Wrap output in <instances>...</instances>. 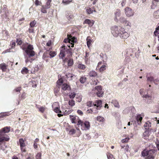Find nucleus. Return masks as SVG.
Returning a JSON list of instances; mask_svg holds the SVG:
<instances>
[{
	"label": "nucleus",
	"mask_w": 159,
	"mask_h": 159,
	"mask_svg": "<svg viewBox=\"0 0 159 159\" xmlns=\"http://www.w3.org/2000/svg\"><path fill=\"white\" fill-rule=\"evenodd\" d=\"M142 97L143 98H145L146 99L149 100H152V95L147 94L143 95L142 96Z\"/></svg>",
	"instance_id": "c756f323"
},
{
	"label": "nucleus",
	"mask_w": 159,
	"mask_h": 159,
	"mask_svg": "<svg viewBox=\"0 0 159 159\" xmlns=\"http://www.w3.org/2000/svg\"><path fill=\"white\" fill-rule=\"evenodd\" d=\"M112 103L113 104L114 106L116 107L119 108L120 106L118 102L116 100H113L112 101Z\"/></svg>",
	"instance_id": "2f4dec72"
},
{
	"label": "nucleus",
	"mask_w": 159,
	"mask_h": 159,
	"mask_svg": "<svg viewBox=\"0 0 159 159\" xmlns=\"http://www.w3.org/2000/svg\"><path fill=\"white\" fill-rule=\"evenodd\" d=\"M69 105L73 107L75 105V101L73 99L69 100Z\"/></svg>",
	"instance_id": "37998d69"
},
{
	"label": "nucleus",
	"mask_w": 159,
	"mask_h": 159,
	"mask_svg": "<svg viewBox=\"0 0 159 159\" xmlns=\"http://www.w3.org/2000/svg\"><path fill=\"white\" fill-rule=\"evenodd\" d=\"M95 92L98 97H102L103 95V92L101 86H96L95 87Z\"/></svg>",
	"instance_id": "9d476101"
},
{
	"label": "nucleus",
	"mask_w": 159,
	"mask_h": 159,
	"mask_svg": "<svg viewBox=\"0 0 159 159\" xmlns=\"http://www.w3.org/2000/svg\"><path fill=\"white\" fill-rule=\"evenodd\" d=\"M68 37L70 39L71 42L73 43H76L77 42L76 38L75 37H73L71 34L68 35Z\"/></svg>",
	"instance_id": "a878e982"
},
{
	"label": "nucleus",
	"mask_w": 159,
	"mask_h": 159,
	"mask_svg": "<svg viewBox=\"0 0 159 159\" xmlns=\"http://www.w3.org/2000/svg\"><path fill=\"white\" fill-rule=\"evenodd\" d=\"M66 17L68 20L72 19L74 17L73 12L70 11H68L66 14Z\"/></svg>",
	"instance_id": "2eb2a0df"
},
{
	"label": "nucleus",
	"mask_w": 159,
	"mask_h": 159,
	"mask_svg": "<svg viewBox=\"0 0 159 159\" xmlns=\"http://www.w3.org/2000/svg\"><path fill=\"white\" fill-rule=\"evenodd\" d=\"M121 15V11L120 10L117 9L115 12V18L114 20L118 22V19H117V17H119Z\"/></svg>",
	"instance_id": "dca6fc26"
},
{
	"label": "nucleus",
	"mask_w": 159,
	"mask_h": 159,
	"mask_svg": "<svg viewBox=\"0 0 159 159\" xmlns=\"http://www.w3.org/2000/svg\"><path fill=\"white\" fill-rule=\"evenodd\" d=\"M19 142L21 152H26V145L25 143L24 140L22 138L20 139H19Z\"/></svg>",
	"instance_id": "423d86ee"
},
{
	"label": "nucleus",
	"mask_w": 159,
	"mask_h": 159,
	"mask_svg": "<svg viewBox=\"0 0 159 159\" xmlns=\"http://www.w3.org/2000/svg\"><path fill=\"white\" fill-rule=\"evenodd\" d=\"M147 77V80L148 81H152L154 80V78L152 76Z\"/></svg>",
	"instance_id": "69168bd1"
},
{
	"label": "nucleus",
	"mask_w": 159,
	"mask_h": 159,
	"mask_svg": "<svg viewBox=\"0 0 159 159\" xmlns=\"http://www.w3.org/2000/svg\"><path fill=\"white\" fill-rule=\"evenodd\" d=\"M125 29L123 28H120V36L123 39H126L129 36V34L125 31Z\"/></svg>",
	"instance_id": "6e6552de"
},
{
	"label": "nucleus",
	"mask_w": 159,
	"mask_h": 159,
	"mask_svg": "<svg viewBox=\"0 0 159 159\" xmlns=\"http://www.w3.org/2000/svg\"><path fill=\"white\" fill-rule=\"evenodd\" d=\"M123 24L125 26H129L130 27L131 26V23L127 20L123 23Z\"/></svg>",
	"instance_id": "09e8293b"
},
{
	"label": "nucleus",
	"mask_w": 159,
	"mask_h": 159,
	"mask_svg": "<svg viewBox=\"0 0 159 159\" xmlns=\"http://www.w3.org/2000/svg\"><path fill=\"white\" fill-rule=\"evenodd\" d=\"M16 42L19 45H21L22 43V41L20 39H17Z\"/></svg>",
	"instance_id": "052dcab7"
},
{
	"label": "nucleus",
	"mask_w": 159,
	"mask_h": 159,
	"mask_svg": "<svg viewBox=\"0 0 159 159\" xmlns=\"http://www.w3.org/2000/svg\"><path fill=\"white\" fill-rule=\"evenodd\" d=\"M8 113L7 112L3 113L1 114V115H0V119H2L7 116H8ZM0 120H1V119H0Z\"/></svg>",
	"instance_id": "79ce46f5"
},
{
	"label": "nucleus",
	"mask_w": 159,
	"mask_h": 159,
	"mask_svg": "<svg viewBox=\"0 0 159 159\" xmlns=\"http://www.w3.org/2000/svg\"><path fill=\"white\" fill-rule=\"evenodd\" d=\"M106 65H102V66H101L100 68L99 69V71L100 72H102L105 70L106 69Z\"/></svg>",
	"instance_id": "c03bdc74"
},
{
	"label": "nucleus",
	"mask_w": 159,
	"mask_h": 159,
	"mask_svg": "<svg viewBox=\"0 0 159 159\" xmlns=\"http://www.w3.org/2000/svg\"><path fill=\"white\" fill-rule=\"evenodd\" d=\"M8 65L4 63L0 64V69L2 72H6L9 70Z\"/></svg>",
	"instance_id": "f8f14e48"
},
{
	"label": "nucleus",
	"mask_w": 159,
	"mask_h": 159,
	"mask_svg": "<svg viewBox=\"0 0 159 159\" xmlns=\"http://www.w3.org/2000/svg\"><path fill=\"white\" fill-rule=\"evenodd\" d=\"M102 102L101 100H98L96 102L95 104H94V106H96V108L97 109H100L102 107Z\"/></svg>",
	"instance_id": "f3484780"
},
{
	"label": "nucleus",
	"mask_w": 159,
	"mask_h": 159,
	"mask_svg": "<svg viewBox=\"0 0 159 159\" xmlns=\"http://www.w3.org/2000/svg\"><path fill=\"white\" fill-rule=\"evenodd\" d=\"M151 123L149 121H148L147 122H146L144 125V127L145 129L148 130H149V128L151 127Z\"/></svg>",
	"instance_id": "393cba45"
},
{
	"label": "nucleus",
	"mask_w": 159,
	"mask_h": 159,
	"mask_svg": "<svg viewBox=\"0 0 159 159\" xmlns=\"http://www.w3.org/2000/svg\"><path fill=\"white\" fill-rule=\"evenodd\" d=\"M21 48L26 53V55H25V63H27L29 62H32L34 60L33 57L35 54V52L34 51L33 45L25 43L22 44Z\"/></svg>",
	"instance_id": "f257e3e1"
},
{
	"label": "nucleus",
	"mask_w": 159,
	"mask_h": 159,
	"mask_svg": "<svg viewBox=\"0 0 159 159\" xmlns=\"http://www.w3.org/2000/svg\"><path fill=\"white\" fill-rule=\"evenodd\" d=\"M126 19L123 17H120L119 19L120 22L122 23L123 24L125 22V21H126Z\"/></svg>",
	"instance_id": "3c124183"
},
{
	"label": "nucleus",
	"mask_w": 159,
	"mask_h": 159,
	"mask_svg": "<svg viewBox=\"0 0 159 159\" xmlns=\"http://www.w3.org/2000/svg\"><path fill=\"white\" fill-rule=\"evenodd\" d=\"M49 50V54L50 58H52L54 57L57 55V52L55 51H52Z\"/></svg>",
	"instance_id": "c85d7f7f"
},
{
	"label": "nucleus",
	"mask_w": 159,
	"mask_h": 159,
	"mask_svg": "<svg viewBox=\"0 0 159 159\" xmlns=\"http://www.w3.org/2000/svg\"><path fill=\"white\" fill-rule=\"evenodd\" d=\"M82 96L80 95V96H77L76 97V98L77 99L76 101L79 102H80L82 101Z\"/></svg>",
	"instance_id": "864d4df0"
},
{
	"label": "nucleus",
	"mask_w": 159,
	"mask_h": 159,
	"mask_svg": "<svg viewBox=\"0 0 159 159\" xmlns=\"http://www.w3.org/2000/svg\"><path fill=\"white\" fill-rule=\"evenodd\" d=\"M125 13L128 17L133 16L134 14V11L130 8L127 7L125 9Z\"/></svg>",
	"instance_id": "1a4fd4ad"
},
{
	"label": "nucleus",
	"mask_w": 159,
	"mask_h": 159,
	"mask_svg": "<svg viewBox=\"0 0 159 159\" xmlns=\"http://www.w3.org/2000/svg\"><path fill=\"white\" fill-rule=\"evenodd\" d=\"M75 130L74 129H72L70 130L69 131L70 133V134L72 135L75 134Z\"/></svg>",
	"instance_id": "0e129e2a"
},
{
	"label": "nucleus",
	"mask_w": 159,
	"mask_h": 159,
	"mask_svg": "<svg viewBox=\"0 0 159 159\" xmlns=\"http://www.w3.org/2000/svg\"><path fill=\"white\" fill-rule=\"evenodd\" d=\"M75 92H73L69 95V97L70 98H73L75 97Z\"/></svg>",
	"instance_id": "13d9d810"
},
{
	"label": "nucleus",
	"mask_w": 159,
	"mask_h": 159,
	"mask_svg": "<svg viewBox=\"0 0 159 159\" xmlns=\"http://www.w3.org/2000/svg\"><path fill=\"white\" fill-rule=\"evenodd\" d=\"M89 75L90 77H95L97 75V73L96 71L92 70L89 73Z\"/></svg>",
	"instance_id": "bb28decb"
},
{
	"label": "nucleus",
	"mask_w": 159,
	"mask_h": 159,
	"mask_svg": "<svg viewBox=\"0 0 159 159\" xmlns=\"http://www.w3.org/2000/svg\"><path fill=\"white\" fill-rule=\"evenodd\" d=\"M63 82V79L62 78L59 79L57 81V83L59 85H61V84H62Z\"/></svg>",
	"instance_id": "4d7b16f0"
},
{
	"label": "nucleus",
	"mask_w": 159,
	"mask_h": 159,
	"mask_svg": "<svg viewBox=\"0 0 159 159\" xmlns=\"http://www.w3.org/2000/svg\"><path fill=\"white\" fill-rule=\"evenodd\" d=\"M4 141L0 142V149L4 150L7 147Z\"/></svg>",
	"instance_id": "412c9836"
},
{
	"label": "nucleus",
	"mask_w": 159,
	"mask_h": 159,
	"mask_svg": "<svg viewBox=\"0 0 159 159\" xmlns=\"http://www.w3.org/2000/svg\"><path fill=\"white\" fill-rule=\"evenodd\" d=\"M73 0H63L62 2L65 5L71 3Z\"/></svg>",
	"instance_id": "e433bc0d"
},
{
	"label": "nucleus",
	"mask_w": 159,
	"mask_h": 159,
	"mask_svg": "<svg viewBox=\"0 0 159 159\" xmlns=\"http://www.w3.org/2000/svg\"><path fill=\"white\" fill-rule=\"evenodd\" d=\"M85 9H86L87 13L89 14L92 13L93 11H96L95 9L93 10L90 7L85 8Z\"/></svg>",
	"instance_id": "cd10ccee"
},
{
	"label": "nucleus",
	"mask_w": 159,
	"mask_h": 159,
	"mask_svg": "<svg viewBox=\"0 0 159 159\" xmlns=\"http://www.w3.org/2000/svg\"><path fill=\"white\" fill-rule=\"evenodd\" d=\"M39 111L43 113L46 109V108L45 107H38Z\"/></svg>",
	"instance_id": "a18cd8bd"
},
{
	"label": "nucleus",
	"mask_w": 159,
	"mask_h": 159,
	"mask_svg": "<svg viewBox=\"0 0 159 159\" xmlns=\"http://www.w3.org/2000/svg\"><path fill=\"white\" fill-rule=\"evenodd\" d=\"M69 89H70V87L69 85L66 83L63 84L61 87V89L64 90L65 91L66 90H68Z\"/></svg>",
	"instance_id": "4be33fe9"
},
{
	"label": "nucleus",
	"mask_w": 159,
	"mask_h": 159,
	"mask_svg": "<svg viewBox=\"0 0 159 159\" xmlns=\"http://www.w3.org/2000/svg\"><path fill=\"white\" fill-rule=\"evenodd\" d=\"M137 123L140 124L141 123V121L143 119L142 117L140 115H138L136 118Z\"/></svg>",
	"instance_id": "b1692460"
},
{
	"label": "nucleus",
	"mask_w": 159,
	"mask_h": 159,
	"mask_svg": "<svg viewBox=\"0 0 159 159\" xmlns=\"http://www.w3.org/2000/svg\"><path fill=\"white\" fill-rule=\"evenodd\" d=\"M70 42H71V39L69 38H66L64 40V42L65 43H70Z\"/></svg>",
	"instance_id": "680f3d73"
},
{
	"label": "nucleus",
	"mask_w": 159,
	"mask_h": 159,
	"mask_svg": "<svg viewBox=\"0 0 159 159\" xmlns=\"http://www.w3.org/2000/svg\"><path fill=\"white\" fill-rule=\"evenodd\" d=\"M52 2V0H48L44 6H45L47 8L49 9L51 7V2Z\"/></svg>",
	"instance_id": "7c9ffc66"
},
{
	"label": "nucleus",
	"mask_w": 159,
	"mask_h": 159,
	"mask_svg": "<svg viewBox=\"0 0 159 159\" xmlns=\"http://www.w3.org/2000/svg\"><path fill=\"white\" fill-rule=\"evenodd\" d=\"M38 144L37 143H34L33 147L36 150H38Z\"/></svg>",
	"instance_id": "774afa93"
},
{
	"label": "nucleus",
	"mask_w": 159,
	"mask_h": 159,
	"mask_svg": "<svg viewBox=\"0 0 159 159\" xmlns=\"http://www.w3.org/2000/svg\"><path fill=\"white\" fill-rule=\"evenodd\" d=\"M106 154L108 159H115L113 155L110 153V152H107Z\"/></svg>",
	"instance_id": "f704fd0d"
},
{
	"label": "nucleus",
	"mask_w": 159,
	"mask_h": 159,
	"mask_svg": "<svg viewBox=\"0 0 159 159\" xmlns=\"http://www.w3.org/2000/svg\"><path fill=\"white\" fill-rule=\"evenodd\" d=\"M37 22L35 20H34L32 21H31L30 24V28H33L35 26V25L36 24Z\"/></svg>",
	"instance_id": "4c0bfd02"
},
{
	"label": "nucleus",
	"mask_w": 159,
	"mask_h": 159,
	"mask_svg": "<svg viewBox=\"0 0 159 159\" xmlns=\"http://www.w3.org/2000/svg\"><path fill=\"white\" fill-rule=\"evenodd\" d=\"M75 75H74L68 73L65 75V78H66L68 80H73V77Z\"/></svg>",
	"instance_id": "6ab92c4d"
},
{
	"label": "nucleus",
	"mask_w": 159,
	"mask_h": 159,
	"mask_svg": "<svg viewBox=\"0 0 159 159\" xmlns=\"http://www.w3.org/2000/svg\"><path fill=\"white\" fill-rule=\"evenodd\" d=\"M85 61H87L89 59V52H85Z\"/></svg>",
	"instance_id": "de8ad7c7"
},
{
	"label": "nucleus",
	"mask_w": 159,
	"mask_h": 159,
	"mask_svg": "<svg viewBox=\"0 0 159 159\" xmlns=\"http://www.w3.org/2000/svg\"><path fill=\"white\" fill-rule=\"evenodd\" d=\"M21 87H19L16 88L14 91L16 92H20V91L21 90Z\"/></svg>",
	"instance_id": "e2e57ef3"
},
{
	"label": "nucleus",
	"mask_w": 159,
	"mask_h": 159,
	"mask_svg": "<svg viewBox=\"0 0 159 159\" xmlns=\"http://www.w3.org/2000/svg\"><path fill=\"white\" fill-rule=\"evenodd\" d=\"M36 6L40 5L42 4V2L41 1H39V0H35L34 2Z\"/></svg>",
	"instance_id": "603ef678"
},
{
	"label": "nucleus",
	"mask_w": 159,
	"mask_h": 159,
	"mask_svg": "<svg viewBox=\"0 0 159 159\" xmlns=\"http://www.w3.org/2000/svg\"><path fill=\"white\" fill-rule=\"evenodd\" d=\"M63 61L65 63L67 62L68 66L69 67L72 66L74 64V61L72 58H71L70 57H65L63 60Z\"/></svg>",
	"instance_id": "9b49d317"
},
{
	"label": "nucleus",
	"mask_w": 159,
	"mask_h": 159,
	"mask_svg": "<svg viewBox=\"0 0 159 159\" xmlns=\"http://www.w3.org/2000/svg\"><path fill=\"white\" fill-rule=\"evenodd\" d=\"M157 151L154 149H151L149 150H144L142 152L141 154L143 157H147L146 159H154L156 155Z\"/></svg>",
	"instance_id": "20e7f679"
},
{
	"label": "nucleus",
	"mask_w": 159,
	"mask_h": 159,
	"mask_svg": "<svg viewBox=\"0 0 159 159\" xmlns=\"http://www.w3.org/2000/svg\"><path fill=\"white\" fill-rule=\"evenodd\" d=\"M87 44L88 48H89L91 45V43L92 42V40L91 39L90 36L87 37L86 39Z\"/></svg>",
	"instance_id": "aec40b11"
},
{
	"label": "nucleus",
	"mask_w": 159,
	"mask_h": 159,
	"mask_svg": "<svg viewBox=\"0 0 159 159\" xmlns=\"http://www.w3.org/2000/svg\"><path fill=\"white\" fill-rule=\"evenodd\" d=\"M77 66L79 69L81 70H84L86 68L85 66L81 63L79 64Z\"/></svg>",
	"instance_id": "72a5a7b5"
},
{
	"label": "nucleus",
	"mask_w": 159,
	"mask_h": 159,
	"mask_svg": "<svg viewBox=\"0 0 159 159\" xmlns=\"http://www.w3.org/2000/svg\"><path fill=\"white\" fill-rule=\"evenodd\" d=\"M28 31L30 33H34V29L30 28L28 29Z\"/></svg>",
	"instance_id": "338daca9"
},
{
	"label": "nucleus",
	"mask_w": 159,
	"mask_h": 159,
	"mask_svg": "<svg viewBox=\"0 0 159 159\" xmlns=\"http://www.w3.org/2000/svg\"><path fill=\"white\" fill-rule=\"evenodd\" d=\"M151 130H146L143 133L142 137L144 139H147L150 135L151 132Z\"/></svg>",
	"instance_id": "4468645a"
},
{
	"label": "nucleus",
	"mask_w": 159,
	"mask_h": 159,
	"mask_svg": "<svg viewBox=\"0 0 159 159\" xmlns=\"http://www.w3.org/2000/svg\"><path fill=\"white\" fill-rule=\"evenodd\" d=\"M70 117L71 122L75 124L77 123V124H78V121L79 120H81L77 116L70 115Z\"/></svg>",
	"instance_id": "ddd939ff"
},
{
	"label": "nucleus",
	"mask_w": 159,
	"mask_h": 159,
	"mask_svg": "<svg viewBox=\"0 0 159 159\" xmlns=\"http://www.w3.org/2000/svg\"><path fill=\"white\" fill-rule=\"evenodd\" d=\"M54 111L57 113H61V111L60 110L59 107H55L54 109Z\"/></svg>",
	"instance_id": "8fccbe9b"
},
{
	"label": "nucleus",
	"mask_w": 159,
	"mask_h": 159,
	"mask_svg": "<svg viewBox=\"0 0 159 159\" xmlns=\"http://www.w3.org/2000/svg\"><path fill=\"white\" fill-rule=\"evenodd\" d=\"M71 46L67 45V46H63L61 47L60 48V52L59 54V58L63 60L65 57L66 56V57H72L73 53L72 51V49L70 48L74 47V43H71Z\"/></svg>",
	"instance_id": "f03ea898"
},
{
	"label": "nucleus",
	"mask_w": 159,
	"mask_h": 159,
	"mask_svg": "<svg viewBox=\"0 0 159 159\" xmlns=\"http://www.w3.org/2000/svg\"><path fill=\"white\" fill-rule=\"evenodd\" d=\"M86 105L89 107H91L92 105V102L91 101H89L86 103Z\"/></svg>",
	"instance_id": "bf43d9fd"
},
{
	"label": "nucleus",
	"mask_w": 159,
	"mask_h": 159,
	"mask_svg": "<svg viewBox=\"0 0 159 159\" xmlns=\"http://www.w3.org/2000/svg\"><path fill=\"white\" fill-rule=\"evenodd\" d=\"M11 127L6 126L0 130V142L2 141H8L10 139L9 136L6 133H9Z\"/></svg>",
	"instance_id": "7ed1b4c3"
},
{
	"label": "nucleus",
	"mask_w": 159,
	"mask_h": 159,
	"mask_svg": "<svg viewBox=\"0 0 159 159\" xmlns=\"http://www.w3.org/2000/svg\"><path fill=\"white\" fill-rule=\"evenodd\" d=\"M21 73L23 74H25L29 72V70L26 67H24L21 71Z\"/></svg>",
	"instance_id": "a19ab883"
},
{
	"label": "nucleus",
	"mask_w": 159,
	"mask_h": 159,
	"mask_svg": "<svg viewBox=\"0 0 159 159\" xmlns=\"http://www.w3.org/2000/svg\"><path fill=\"white\" fill-rule=\"evenodd\" d=\"M129 140V138L128 137L126 138L125 139H123L121 140V142L123 143H126L128 142Z\"/></svg>",
	"instance_id": "5fc2aeb1"
},
{
	"label": "nucleus",
	"mask_w": 159,
	"mask_h": 159,
	"mask_svg": "<svg viewBox=\"0 0 159 159\" xmlns=\"http://www.w3.org/2000/svg\"><path fill=\"white\" fill-rule=\"evenodd\" d=\"M97 120L99 122H104L105 120V119L103 117L99 116L96 117Z\"/></svg>",
	"instance_id": "58836bf2"
},
{
	"label": "nucleus",
	"mask_w": 159,
	"mask_h": 159,
	"mask_svg": "<svg viewBox=\"0 0 159 159\" xmlns=\"http://www.w3.org/2000/svg\"><path fill=\"white\" fill-rule=\"evenodd\" d=\"M41 153L40 152L38 153L36 156V159H41Z\"/></svg>",
	"instance_id": "6e6d98bb"
},
{
	"label": "nucleus",
	"mask_w": 159,
	"mask_h": 159,
	"mask_svg": "<svg viewBox=\"0 0 159 159\" xmlns=\"http://www.w3.org/2000/svg\"><path fill=\"white\" fill-rule=\"evenodd\" d=\"M84 23L89 24V26L91 27L93 25L94 23V22L93 21V22H92L91 20L89 19H86L85 20Z\"/></svg>",
	"instance_id": "5701e85b"
},
{
	"label": "nucleus",
	"mask_w": 159,
	"mask_h": 159,
	"mask_svg": "<svg viewBox=\"0 0 159 159\" xmlns=\"http://www.w3.org/2000/svg\"><path fill=\"white\" fill-rule=\"evenodd\" d=\"M60 90V88L58 87H56L54 88V93L56 96H57L58 93L59 92Z\"/></svg>",
	"instance_id": "49530a36"
},
{
	"label": "nucleus",
	"mask_w": 159,
	"mask_h": 159,
	"mask_svg": "<svg viewBox=\"0 0 159 159\" xmlns=\"http://www.w3.org/2000/svg\"><path fill=\"white\" fill-rule=\"evenodd\" d=\"M51 49L52 48H49L48 50H46V52H44L42 56V58L43 59L45 60L46 59L49 57V50Z\"/></svg>",
	"instance_id": "a211bd4d"
},
{
	"label": "nucleus",
	"mask_w": 159,
	"mask_h": 159,
	"mask_svg": "<svg viewBox=\"0 0 159 159\" xmlns=\"http://www.w3.org/2000/svg\"><path fill=\"white\" fill-rule=\"evenodd\" d=\"M153 16L156 19L159 18V9L154 12Z\"/></svg>",
	"instance_id": "ea45409f"
},
{
	"label": "nucleus",
	"mask_w": 159,
	"mask_h": 159,
	"mask_svg": "<svg viewBox=\"0 0 159 159\" xmlns=\"http://www.w3.org/2000/svg\"><path fill=\"white\" fill-rule=\"evenodd\" d=\"M120 29H119L118 26H114L111 28V33L115 37H117L120 35Z\"/></svg>",
	"instance_id": "0eeeda50"
},
{
	"label": "nucleus",
	"mask_w": 159,
	"mask_h": 159,
	"mask_svg": "<svg viewBox=\"0 0 159 159\" xmlns=\"http://www.w3.org/2000/svg\"><path fill=\"white\" fill-rule=\"evenodd\" d=\"M87 78L85 76H82L81 77L80 81L81 83L84 84L86 81Z\"/></svg>",
	"instance_id": "473e14b6"
},
{
	"label": "nucleus",
	"mask_w": 159,
	"mask_h": 159,
	"mask_svg": "<svg viewBox=\"0 0 159 159\" xmlns=\"http://www.w3.org/2000/svg\"><path fill=\"white\" fill-rule=\"evenodd\" d=\"M48 8H47L44 5H42L41 8V11L43 13H47V9Z\"/></svg>",
	"instance_id": "c9c22d12"
},
{
	"label": "nucleus",
	"mask_w": 159,
	"mask_h": 159,
	"mask_svg": "<svg viewBox=\"0 0 159 159\" xmlns=\"http://www.w3.org/2000/svg\"><path fill=\"white\" fill-rule=\"evenodd\" d=\"M77 125H80L81 129L83 130H86L89 129L90 127V123L88 121H85L83 122L81 120L78 121Z\"/></svg>",
	"instance_id": "39448f33"
}]
</instances>
